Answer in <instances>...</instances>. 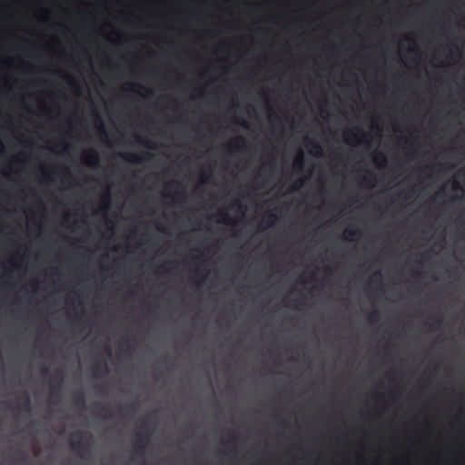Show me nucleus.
Returning <instances> with one entry per match:
<instances>
[{
  "label": "nucleus",
  "mask_w": 465,
  "mask_h": 465,
  "mask_svg": "<svg viewBox=\"0 0 465 465\" xmlns=\"http://www.w3.org/2000/svg\"><path fill=\"white\" fill-rule=\"evenodd\" d=\"M441 322H442V321H441L440 318L436 319L434 322H431V323L429 324L430 330H437V329H439L440 326L441 325Z\"/></svg>",
  "instance_id": "f257e3e1"
},
{
  "label": "nucleus",
  "mask_w": 465,
  "mask_h": 465,
  "mask_svg": "<svg viewBox=\"0 0 465 465\" xmlns=\"http://www.w3.org/2000/svg\"><path fill=\"white\" fill-rule=\"evenodd\" d=\"M379 156H380V169H381L383 166V163L385 162L386 157H385V154L381 150H380Z\"/></svg>",
  "instance_id": "f03ea898"
},
{
  "label": "nucleus",
  "mask_w": 465,
  "mask_h": 465,
  "mask_svg": "<svg viewBox=\"0 0 465 465\" xmlns=\"http://www.w3.org/2000/svg\"><path fill=\"white\" fill-rule=\"evenodd\" d=\"M380 402L381 401V394L379 396ZM381 412V408L380 407V413ZM380 465H381V437L380 436Z\"/></svg>",
  "instance_id": "7ed1b4c3"
},
{
  "label": "nucleus",
  "mask_w": 465,
  "mask_h": 465,
  "mask_svg": "<svg viewBox=\"0 0 465 465\" xmlns=\"http://www.w3.org/2000/svg\"><path fill=\"white\" fill-rule=\"evenodd\" d=\"M381 131H382V127H381V119L380 118V129H379V132H380V138L381 137Z\"/></svg>",
  "instance_id": "20e7f679"
},
{
  "label": "nucleus",
  "mask_w": 465,
  "mask_h": 465,
  "mask_svg": "<svg viewBox=\"0 0 465 465\" xmlns=\"http://www.w3.org/2000/svg\"><path fill=\"white\" fill-rule=\"evenodd\" d=\"M379 290H380V294L381 293V278L380 277V287H379Z\"/></svg>",
  "instance_id": "39448f33"
},
{
  "label": "nucleus",
  "mask_w": 465,
  "mask_h": 465,
  "mask_svg": "<svg viewBox=\"0 0 465 465\" xmlns=\"http://www.w3.org/2000/svg\"><path fill=\"white\" fill-rule=\"evenodd\" d=\"M379 88H380V95H381V89H382V85H381V81H380Z\"/></svg>",
  "instance_id": "423d86ee"
},
{
  "label": "nucleus",
  "mask_w": 465,
  "mask_h": 465,
  "mask_svg": "<svg viewBox=\"0 0 465 465\" xmlns=\"http://www.w3.org/2000/svg\"><path fill=\"white\" fill-rule=\"evenodd\" d=\"M403 39L406 40V41L411 40V38L409 36H405Z\"/></svg>",
  "instance_id": "0eeeda50"
},
{
  "label": "nucleus",
  "mask_w": 465,
  "mask_h": 465,
  "mask_svg": "<svg viewBox=\"0 0 465 465\" xmlns=\"http://www.w3.org/2000/svg\"><path fill=\"white\" fill-rule=\"evenodd\" d=\"M404 141H405L406 143H411L410 139H405Z\"/></svg>",
  "instance_id": "6e6552de"
},
{
  "label": "nucleus",
  "mask_w": 465,
  "mask_h": 465,
  "mask_svg": "<svg viewBox=\"0 0 465 465\" xmlns=\"http://www.w3.org/2000/svg\"><path fill=\"white\" fill-rule=\"evenodd\" d=\"M421 257H422L423 259H425V258H426V253H422V254H421Z\"/></svg>",
  "instance_id": "1a4fd4ad"
},
{
  "label": "nucleus",
  "mask_w": 465,
  "mask_h": 465,
  "mask_svg": "<svg viewBox=\"0 0 465 465\" xmlns=\"http://www.w3.org/2000/svg\"><path fill=\"white\" fill-rule=\"evenodd\" d=\"M379 384H380V389H381V378H380Z\"/></svg>",
  "instance_id": "9d476101"
},
{
  "label": "nucleus",
  "mask_w": 465,
  "mask_h": 465,
  "mask_svg": "<svg viewBox=\"0 0 465 465\" xmlns=\"http://www.w3.org/2000/svg\"><path fill=\"white\" fill-rule=\"evenodd\" d=\"M379 181H380V183H381V175H380Z\"/></svg>",
  "instance_id": "9b49d317"
},
{
  "label": "nucleus",
  "mask_w": 465,
  "mask_h": 465,
  "mask_svg": "<svg viewBox=\"0 0 465 465\" xmlns=\"http://www.w3.org/2000/svg\"><path fill=\"white\" fill-rule=\"evenodd\" d=\"M379 210L381 211V207L380 206L379 207ZM381 214V212H380V215Z\"/></svg>",
  "instance_id": "f8f14e48"
},
{
  "label": "nucleus",
  "mask_w": 465,
  "mask_h": 465,
  "mask_svg": "<svg viewBox=\"0 0 465 465\" xmlns=\"http://www.w3.org/2000/svg\"><path fill=\"white\" fill-rule=\"evenodd\" d=\"M379 252H380V253L381 252V247H380V249H379Z\"/></svg>",
  "instance_id": "ddd939ff"
},
{
  "label": "nucleus",
  "mask_w": 465,
  "mask_h": 465,
  "mask_svg": "<svg viewBox=\"0 0 465 465\" xmlns=\"http://www.w3.org/2000/svg\"><path fill=\"white\" fill-rule=\"evenodd\" d=\"M379 237H380V238L381 237V233L379 234Z\"/></svg>",
  "instance_id": "4468645a"
},
{
  "label": "nucleus",
  "mask_w": 465,
  "mask_h": 465,
  "mask_svg": "<svg viewBox=\"0 0 465 465\" xmlns=\"http://www.w3.org/2000/svg\"><path fill=\"white\" fill-rule=\"evenodd\" d=\"M379 353H380V354L381 353V350L379 351Z\"/></svg>",
  "instance_id": "2eb2a0df"
}]
</instances>
